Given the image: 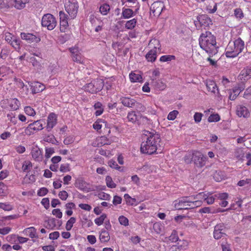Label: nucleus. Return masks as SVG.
<instances>
[{
    "instance_id": "obj_1",
    "label": "nucleus",
    "mask_w": 251,
    "mask_h": 251,
    "mask_svg": "<svg viewBox=\"0 0 251 251\" xmlns=\"http://www.w3.org/2000/svg\"><path fill=\"white\" fill-rule=\"evenodd\" d=\"M160 135L155 131L145 130L142 136L140 150L143 153L152 154L160 147Z\"/></svg>"
},
{
    "instance_id": "obj_2",
    "label": "nucleus",
    "mask_w": 251,
    "mask_h": 251,
    "mask_svg": "<svg viewBox=\"0 0 251 251\" xmlns=\"http://www.w3.org/2000/svg\"><path fill=\"white\" fill-rule=\"evenodd\" d=\"M199 44L201 48L208 53L210 56L218 52V47L215 37L209 31H206L200 36Z\"/></svg>"
},
{
    "instance_id": "obj_3",
    "label": "nucleus",
    "mask_w": 251,
    "mask_h": 251,
    "mask_svg": "<svg viewBox=\"0 0 251 251\" xmlns=\"http://www.w3.org/2000/svg\"><path fill=\"white\" fill-rule=\"evenodd\" d=\"M244 49V42L239 38L233 42H229L226 49V55L227 57L237 56Z\"/></svg>"
},
{
    "instance_id": "obj_4",
    "label": "nucleus",
    "mask_w": 251,
    "mask_h": 251,
    "mask_svg": "<svg viewBox=\"0 0 251 251\" xmlns=\"http://www.w3.org/2000/svg\"><path fill=\"white\" fill-rule=\"evenodd\" d=\"M103 86V80L100 78H97L90 83L86 84L83 86V88L85 91L94 94L101 90Z\"/></svg>"
},
{
    "instance_id": "obj_5",
    "label": "nucleus",
    "mask_w": 251,
    "mask_h": 251,
    "mask_svg": "<svg viewBox=\"0 0 251 251\" xmlns=\"http://www.w3.org/2000/svg\"><path fill=\"white\" fill-rule=\"evenodd\" d=\"M149 46L153 49L146 54V58L148 61L153 62L156 58V49L160 48L159 41L156 39H152L150 41Z\"/></svg>"
},
{
    "instance_id": "obj_6",
    "label": "nucleus",
    "mask_w": 251,
    "mask_h": 251,
    "mask_svg": "<svg viewBox=\"0 0 251 251\" xmlns=\"http://www.w3.org/2000/svg\"><path fill=\"white\" fill-rule=\"evenodd\" d=\"M65 8L71 19H74L76 17L78 8L76 0H66Z\"/></svg>"
},
{
    "instance_id": "obj_7",
    "label": "nucleus",
    "mask_w": 251,
    "mask_h": 251,
    "mask_svg": "<svg viewBox=\"0 0 251 251\" xmlns=\"http://www.w3.org/2000/svg\"><path fill=\"white\" fill-rule=\"evenodd\" d=\"M42 25L46 27L49 30L53 29L57 25V22L55 18L51 14H46L44 15L42 19Z\"/></svg>"
},
{
    "instance_id": "obj_8",
    "label": "nucleus",
    "mask_w": 251,
    "mask_h": 251,
    "mask_svg": "<svg viewBox=\"0 0 251 251\" xmlns=\"http://www.w3.org/2000/svg\"><path fill=\"white\" fill-rule=\"evenodd\" d=\"M165 7L164 3L160 1H157L153 2L150 7V14L155 17H158Z\"/></svg>"
},
{
    "instance_id": "obj_9",
    "label": "nucleus",
    "mask_w": 251,
    "mask_h": 251,
    "mask_svg": "<svg viewBox=\"0 0 251 251\" xmlns=\"http://www.w3.org/2000/svg\"><path fill=\"white\" fill-rule=\"evenodd\" d=\"M207 158L201 152L196 151L194 155V164L198 168H202L205 166Z\"/></svg>"
},
{
    "instance_id": "obj_10",
    "label": "nucleus",
    "mask_w": 251,
    "mask_h": 251,
    "mask_svg": "<svg viewBox=\"0 0 251 251\" xmlns=\"http://www.w3.org/2000/svg\"><path fill=\"white\" fill-rule=\"evenodd\" d=\"M195 198L199 200L203 199L204 201H205L208 204H211L214 202L215 197L211 194L202 192L196 195Z\"/></svg>"
},
{
    "instance_id": "obj_11",
    "label": "nucleus",
    "mask_w": 251,
    "mask_h": 251,
    "mask_svg": "<svg viewBox=\"0 0 251 251\" xmlns=\"http://www.w3.org/2000/svg\"><path fill=\"white\" fill-rule=\"evenodd\" d=\"M21 37L23 40H26L28 43H37L41 40L39 37L29 33L22 32L21 33Z\"/></svg>"
},
{
    "instance_id": "obj_12",
    "label": "nucleus",
    "mask_w": 251,
    "mask_h": 251,
    "mask_svg": "<svg viewBox=\"0 0 251 251\" xmlns=\"http://www.w3.org/2000/svg\"><path fill=\"white\" fill-rule=\"evenodd\" d=\"M188 197H183L179 200L178 201H175V207L176 209H189Z\"/></svg>"
},
{
    "instance_id": "obj_13",
    "label": "nucleus",
    "mask_w": 251,
    "mask_h": 251,
    "mask_svg": "<svg viewBox=\"0 0 251 251\" xmlns=\"http://www.w3.org/2000/svg\"><path fill=\"white\" fill-rule=\"evenodd\" d=\"M225 227L223 224H218L215 226L213 236L215 239H219L225 234Z\"/></svg>"
},
{
    "instance_id": "obj_14",
    "label": "nucleus",
    "mask_w": 251,
    "mask_h": 251,
    "mask_svg": "<svg viewBox=\"0 0 251 251\" xmlns=\"http://www.w3.org/2000/svg\"><path fill=\"white\" fill-rule=\"evenodd\" d=\"M151 86L155 90L158 91L164 90L166 88V84L161 79H152Z\"/></svg>"
},
{
    "instance_id": "obj_15",
    "label": "nucleus",
    "mask_w": 251,
    "mask_h": 251,
    "mask_svg": "<svg viewBox=\"0 0 251 251\" xmlns=\"http://www.w3.org/2000/svg\"><path fill=\"white\" fill-rule=\"evenodd\" d=\"M197 20L201 26L208 27L212 25L211 19L207 15H201L197 17Z\"/></svg>"
},
{
    "instance_id": "obj_16",
    "label": "nucleus",
    "mask_w": 251,
    "mask_h": 251,
    "mask_svg": "<svg viewBox=\"0 0 251 251\" xmlns=\"http://www.w3.org/2000/svg\"><path fill=\"white\" fill-rule=\"evenodd\" d=\"M57 124V116L53 113H51L49 114L47 119V129L50 131Z\"/></svg>"
},
{
    "instance_id": "obj_17",
    "label": "nucleus",
    "mask_w": 251,
    "mask_h": 251,
    "mask_svg": "<svg viewBox=\"0 0 251 251\" xmlns=\"http://www.w3.org/2000/svg\"><path fill=\"white\" fill-rule=\"evenodd\" d=\"M31 154L32 158L36 161L40 162L42 160V151L37 146L32 147Z\"/></svg>"
},
{
    "instance_id": "obj_18",
    "label": "nucleus",
    "mask_w": 251,
    "mask_h": 251,
    "mask_svg": "<svg viewBox=\"0 0 251 251\" xmlns=\"http://www.w3.org/2000/svg\"><path fill=\"white\" fill-rule=\"evenodd\" d=\"M236 114L240 117H248L250 115V112L247 108L242 105H239L237 106Z\"/></svg>"
},
{
    "instance_id": "obj_19",
    "label": "nucleus",
    "mask_w": 251,
    "mask_h": 251,
    "mask_svg": "<svg viewBox=\"0 0 251 251\" xmlns=\"http://www.w3.org/2000/svg\"><path fill=\"white\" fill-rule=\"evenodd\" d=\"M30 86L31 90L33 94L40 93L43 91L45 88V86L39 82H34L32 83Z\"/></svg>"
},
{
    "instance_id": "obj_20",
    "label": "nucleus",
    "mask_w": 251,
    "mask_h": 251,
    "mask_svg": "<svg viewBox=\"0 0 251 251\" xmlns=\"http://www.w3.org/2000/svg\"><path fill=\"white\" fill-rule=\"evenodd\" d=\"M239 77L241 80L247 81L251 78V67L247 68L243 70L239 75Z\"/></svg>"
},
{
    "instance_id": "obj_21",
    "label": "nucleus",
    "mask_w": 251,
    "mask_h": 251,
    "mask_svg": "<svg viewBox=\"0 0 251 251\" xmlns=\"http://www.w3.org/2000/svg\"><path fill=\"white\" fill-rule=\"evenodd\" d=\"M25 235L29 236L30 238H38L36 229L34 227L31 226L23 230Z\"/></svg>"
},
{
    "instance_id": "obj_22",
    "label": "nucleus",
    "mask_w": 251,
    "mask_h": 251,
    "mask_svg": "<svg viewBox=\"0 0 251 251\" xmlns=\"http://www.w3.org/2000/svg\"><path fill=\"white\" fill-rule=\"evenodd\" d=\"M87 183L82 178H77L75 183V187L82 191L87 190Z\"/></svg>"
},
{
    "instance_id": "obj_23",
    "label": "nucleus",
    "mask_w": 251,
    "mask_h": 251,
    "mask_svg": "<svg viewBox=\"0 0 251 251\" xmlns=\"http://www.w3.org/2000/svg\"><path fill=\"white\" fill-rule=\"evenodd\" d=\"M121 102L124 105L129 107H132L134 106L136 103V101L134 99L129 98H122L121 99Z\"/></svg>"
},
{
    "instance_id": "obj_24",
    "label": "nucleus",
    "mask_w": 251,
    "mask_h": 251,
    "mask_svg": "<svg viewBox=\"0 0 251 251\" xmlns=\"http://www.w3.org/2000/svg\"><path fill=\"white\" fill-rule=\"evenodd\" d=\"M196 151L188 152L184 156V161L186 164H191L194 161V155Z\"/></svg>"
},
{
    "instance_id": "obj_25",
    "label": "nucleus",
    "mask_w": 251,
    "mask_h": 251,
    "mask_svg": "<svg viewBox=\"0 0 251 251\" xmlns=\"http://www.w3.org/2000/svg\"><path fill=\"white\" fill-rule=\"evenodd\" d=\"M8 104L11 110H16L19 109L20 102L17 99H11L8 100Z\"/></svg>"
},
{
    "instance_id": "obj_26",
    "label": "nucleus",
    "mask_w": 251,
    "mask_h": 251,
    "mask_svg": "<svg viewBox=\"0 0 251 251\" xmlns=\"http://www.w3.org/2000/svg\"><path fill=\"white\" fill-rule=\"evenodd\" d=\"M122 15L124 19H129L133 17L135 14L131 9L124 7L122 9Z\"/></svg>"
},
{
    "instance_id": "obj_27",
    "label": "nucleus",
    "mask_w": 251,
    "mask_h": 251,
    "mask_svg": "<svg viewBox=\"0 0 251 251\" xmlns=\"http://www.w3.org/2000/svg\"><path fill=\"white\" fill-rule=\"evenodd\" d=\"M206 87L209 91L215 94L218 91L216 84L213 81L209 80L206 82Z\"/></svg>"
},
{
    "instance_id": "obj_28",
    "label": "nucleus",
    "mask_w": 251,
    "mask_h": 251,
    "mask_svg": "<svg viewBox=\"0 0 251 251\" xmlns=\"http://www.w3.org/2000/svg\"><path fill=\"white\" fill-rule=\"evenodd\" d=\"M129 78L132 82H141L143 81L141 75L134 72H131L129 74Z\"/></svg>"
},
{
    "instance_id": "obj_29",
    "label": "nucleus",
    "mask_w": 251,
    "mask_h": 251,
    "mask_svg": "<svg viewBox=\"0 0 251 251\" xmlns=\"http://www.w3.org/2000/svg\"><path fill=\"white\" fill-rule=\"evenodd\" d=\"M14 7L17 9H22L25 7V4L28 2L29 0H14Z\"/></svg>"
},
{
    "instance_id": "obj_30",
    "label": "nucleus",
    "mask_w": 251,
    "mask_h": 251,
    "mask_svg": "<svg viewBox=\"0 0 251 251\" xmlns=\"http://www.w3.org/2000/svg\"><path fill=\"white\" fill-rule=\"evenodd\" d=\"M100 239L101 242H107L110 240L108 232L105 229L101 230L100 234Z\"/></svg>"
},
{
    "instance_id": "obj_31",
    "label": "nucleus",
    "mask_w": 251,
    "mask_h": 251,
    "mask_svg": "<svg viewBox=\"0 0 251 251\" xmlns=\"http://www.w3.org/2000/svg\"><path fill=\"white\" fill-rule=\"evenodd\" d=\"M32 128V129L34 130L35 131L41 130L43 129V124L42 121L40 120L35 121L30 124H29Z\"/></svg>"
},
{
    "instance_id": "obj_32",
    "label": "nucleus",
    "mask_w": 251,
    "mask_h": 251,
    "mask_svg": "<svg viewBox=\"0 0 251 251\" xmlns=\"http://www.w3.org/2000/svg\"><path fill=\"white\" fill-rule=\"evenodd\" d=\"M137 22V19L135 18L127 21L125 24V27L128 29H132L135 27Z\"/></svg>"
},
{
    "instance_id": "obj_33",
    "label": "nucleus",
    "mask_w": 251,
    "mask_h": 251,
    "mask_svg": "<svg viewBox=\"0 0 251 251\" xmlns=\"http://www.w3.org/2000/svg\"><path fill=\"white\" fill-rule=\"evenodd\" d=\"M32 165L30 161L26 160L22 164V169L23 172H28L32 168Z\"/></svg>"
},
{
    "instance_id": "obj_34",
    "label": "nucleus",
    "mask_w": 251,
    "mask_h": 251,
    "mask_svg": "<svg viewBox=\"0 0 251 251\" xmlns=\"http://www.w3.org/2000/svg\"><path fill=\"white\" fill-rule=\"evenodd\" d=\"M163 226L160 223L157 222L153 224V229L157 234L161 233L163 230Z\"/></svg>"
},
{
    "instance_id": "obj_35",
    "label": "nucleus",
    "mask_w": 251,
    "mask_h": 251,
    "mask_svg": "<svg viewBox=\"0 0 251 251\" xmlns=\"http://www.w3.org/2000/svg\"><path fill=\"white\" fill-rule=\"evenodd\" d=\"M229 99L231 100H235L240 94L239 90H236L235 88L229 90Z\"/></svg>"
},
{
    "instance_id": "obj_36",
    "label": "nucleus",
    "mask_w": 251,
    "mask_h": 251,
    "mask_svg": "<svg viewBox=\"0 0 251 251\" xmlns=\"http://www.w3.org/2000/svg\"><path fill=\"white\" fill-rule=\"evenodd\" d=\"M109 10L110 6L106 3L102 4L100 7V11L103 15H107Z\"/></svg>"
},
{
    "instance_id": "obj_37",
    "label": "nucleus",
    "mask_w": 251,
    "mask_h": 251,
    "mask_svg": "<svg viewBox=\"0 0 251 251\" xmlns=\"http://www.w3.org/2000/svg\"><path fill=\"white\" fill-rule=\"evenodd\" d=\"M206 10L209 13H214L217 10V4L214 1L206 6Z\"/></svg>"
},
{
    "instance_id": "obj_38",
    "label": "nucleus",
    "mask_w": 251,
    "mask_h": 251,
    "mask_svg": "<svg viewBox=\"0 0 251 251\" xmlns=\"http://www.w3.org/2000/svg\"><path fill=\"white\" fill-rule=\"evenodd\" d=\"M106 185L110 188H114L116 187V184L113 181L111 176H107L105 178Z\"/></svg>"
},
{
    "instance_id": "obj_39",
    "label": "nucleus",
    "mask_w": 251,
    "mask_h": 251,
    "mask_svg": "<svg viewBox=\"0 0 251 251\" xmlns=\"http://www.w3.org/2000/svg\"><path fill=\"white\" fill-rule=\"evenodd\" d=\"M127 118L128 121L131 122L132 123L135 122L137 120V116L134 111H131L129 112Z\"/></svg>"
},
{
    "instance_id": "obj_40",
    "label": "nucleus",
    "mask_w": 251,
    "mask_h": 251,
    "mask_svg": "<svg viewBox=\"0 0 251 251\" xmlns=\"http://www.w3.org/2000/svg\"><path fill=\"white\" fill-rule=\"evenodd\" d=\"M46 222L47 223V225L46 226L47 228L52 229L56 226V220L53 218L49 219Z\"/></svg>"
},
{
    "instance_id": "obj_41",
    "label": "nucleus",
    "mask_w": 251,
    "mask_h": 251,
    "mask_svg": "<svg viewBox=\"0 0 251 251\" xmlns=\"http://www.w3.org/2000/svg\"><path fill=\"white\" fill-rule=\"evenodd\" d=\"M106 217L107 216L105 214H102L99 217L97 218L96 219H95L94 221L95 224L98 226L101 225L103 224Z\"/></svg>"
},
{
    "instance_id": "obj_42",
    "label": "nucleus",
    "mask_w": 251,
    "mask_h": 251,
    "mask_svg": "<svg viewBox=\"0 0 251 251\" xmlns=\"http://www.w3.org/2000/svg\"><path fill=\"white\" fill-rule=\"evenodd\" d=\"M76 219L74 217H71L67 222L66 224V229L67 231L70 230L73 226V224L75 222Z\"/></svg>"
},
{
    "instance_id": "obj_43",
    "label": "nucleus",
    "mask_w": 251,
    "mask_h": 251,
    "mask_svg": "<svg viewBox=\"0 0 251 251\" xmlns=\"http://www.w3.org/2000/svg\"><path fill=\"white\" fill-rule=\"evenodd\" d=\"M24 179L25 181L28 183L33 182L36 180L35 176L32 174H30L29 172L25 176Z\"/></svg>"
},
{
    "instance_id": "obj_44",
    "label": "nucleus",
    "mask_w": 251,
    "mask_h": 251,
    "mask_svg": "<svg viewBox=\"0 0 251 251\" xmlns=\"http://www.w3.org/2000/svg\"><path fill=\"white\" fill-rule=\"evenodd\" d=\"M195 196L188 197L189 203L188 205V208H189V209H194L197 207L196 204H195V200L196 199L195 198Z\"/></svg>"
},
{
    "instance_id": "obj_45",
    "label": "nucleus",
    "mask_w": 251,
    "mask_h": 251,
    "mask_svg": "<svg viewBox=\"0 0 251 251\" xmlns=\"http://www.w3.org/2000/svg\"><path fill=\"white\" fill-rule=\"evenodd\" d=\"M242 204V200L241 199L236 201L234 203H232L230 208V209L236 210L239 209L241 207Z\"/></svg>"
},
{
    "instance_id": "obj_46",
    "label": "nucleus",
    "mask_w": 251,
    "mask_h": 251,
    "mask_svg": "<svg viewBox=\"0 0 251 251\" xmlns=\"http://www.w3.org/2000/svg\"><path fill=\"white\" fill-rule=\"evenodd\" d=\"M220 120V117L218 114H212L208 118V121L210 123L217 122Z\"/></svg>"
},
{
    "instance_id": "obj_47",
    "label": "nucleus",
    "mask_w": 251,
    "mask_h": 251,
    "mask_svg": "<svg viewBox=\"0 0 251 251\" xmlns=\"http://www.w3.org/2000/svg\"><path fill=\"white\" fill-rule=\"evenodd\" d=\"M124 198L126 201V203L130 205H133L136 201L135 199L131 198L130 196L127 194H125Z\"/></svg>"
},
{
    "instance_id": "obj_48",
    "label": "nucleus",
    "mask_w": 251,
    "mask_h": 251,
    "mask_svg": "<svg viewBox=\"0 0 251 251\" xmlns=\"http://www.w3.org/2000/svg\"><path fill=\"white\" fill-rule=\"evenodd\" d=\"M72 57L73 58V61L75 62L81 64L83 63V58L81 56L80 54L79 53H76L75 54L72 55Z\"/></svg>"
},
{
    "instance_id": "obj_49",
    "label": "nucleus",
    "mask_w": 251,
    "mask_h": 251,
    "mask_svg": "<svg viewBox=\"0 0 251 251\" xmlns=\"http://www.w3.org/2000/svg\"><path fill=\"white\" fill-rule=\"evenodd\" d=\"M174 59H175L174 55H168L162 56L159 60L161 62H168Z\"/></svg>"
},
{
    "instance_id": "obj_50",
    "label": "nucleus",
    "mask_w": 251,
    "mask_h": 251,
    "mask_svg": "<svg viewBox=\"0 0 251 251\" xmlns=\"http://www.w3.org/2000/svg\"><path fill=\"white\" fill-rule=\"evenodd\" d=\"M25 112L27 115L30 116H34L36 114V112L34 109L30 106L25 107Z\"/></svg>"
},
{
    "instance_id": "obj_51",
    "label": "nucleus",
    "mask_w": 251,
    "mask_h": 251,
    "mask_svg": "<svg viewBox=\"0 0 251 251\" xmlns=\"http://www.w3.org/2000/svg\"><path fill=\"white\" fill-rule=\"evenodd\" d=\"M44 141L47 142L51 143L52 144H56L58 143L55 137L52 135H49L45 137Z\"/></svg>"
},
{
    "instance_id": "obj_52",
    "label": "nucleus",
    "mask_w": 251,
    "mask_h": 251,
    "mask_svg": "<svg viewBox=\"0 0 251 251\" xmlns=\"http://www.w3.org/2000/svg\"><path fill=\"white\" fill-rule=\"evenodd\" d=\"M213 178L216 181H220L223 178L222 173L221 171H216L213 174Z\"/></svg>"
},
{
    "instance_id": "obj_53",
    "label": "nucleus",
    "mask_w": 251,
    "mask_h": 251,
    "mask_svg": "<svg viewBox=\"0 0 251 251\" xmlns=\"http://www.w3.org/2000/svg\"><path fill=\"white\" fill-rule=\"evenodd\" d=\"M178 114V111L177 110H173L171 112H170L167 116V119L168 120H174L177 115Z\"/></svg>"
},
{
    "instance_id": "obj_54",
    "label": "nucleus",
    "mask_w": 251,
    "mask_h": 251,
    "mask_svg": "<svg viewBox=\"0 0 251 251\" xmlns=\"http://www.w3.org/2000/svg\"><path fill=\"white\" fill-rule=\"evenodd\" d=\"M234 15L236 18L242 19L244 17L243 12L240 8L235 9Z\"/></svg>"
},
{
    "instance_id": "obj_55",
    "label": "nucleus",
    "mask_w": 251,
    "mask_h": 251,
    "mask_svg": "<svg viewBox=\"0 0 251 251\" xmlns=\"http://www.w3.org/2000/svg\"><path fill=\"white\" fill-rule=\"evenodd\" d=\"M169 239L172 242H176L178 240V237L176 230H174L172 231L171 235L169 237Z\"/></svg>"
},
{
    "instance_id": "obj_56",
    "label": "nucleus",
    "mask_w": 251,
    "mask_h": 251,
    "mask_svg": "<svg viewBox=\"0 0 251 251\" xmlns=\"http://www.w3.org/2000/svg\"><path fill=\"white\" fill-rule=\"evenodd\" d=\"M45 157L46 158H49L51 155L54 152V150L52 148H46L45 150Z\"/></svg>"
},
{
    "instance_id": "obj_57",
    "label": "nucleus",
    "mask_w": 251,
    "mask_h": 251,
    "mask_svg": "<svg viewBox=\"0 0 251 251\" xmlns=\"http://www.w3.org/2000/svg\"><path fill=\"white\" fill-rule=\"evenodd\" d=\"M60 31L61 32H65L66 28L68 26V21L67 20H62V21H60Z\"/></svg>"
},
{
    "instance_id": "obj_58",
    "label": "nucleus",
    "mask_w": 251,
    "mask_h": 251,
    "mask_svg": "<svg viewBox=\"0 0 251 251\" xmlns=\"http://www.w3.org/2000/svg\"><path fill=\"white\" fill-rule=\"evenodd\" d=\"M98 196L99 199L103 200H109L110 196L109 194L104 192H100L98 194Z\"/></svg>"
},
{
    "instance_id": "obj_59",
    "label": "nucleus",
    "mask_w": 251,
    "mask_h": 251,
    "mask_svg": "<svg viewBox=\"0 0 251 251\" xmlns=\"http://www.w3.org/2000/svg\"><path fill=\"white\" fill-rule=\"evenodd\" d=\"M108 164L109 166L112 168L116 169L118 170H119L121 168V167L118 166L117 162L115 160H110L108 161Z\"/></svg>"
},
{
    "instance_id": "obj_60",
    "label": "nucleus",
    "mask_w": 251,
    "mask_h": 251,
    "mask_svg": "<svg viewBox=\"0 0 251 251\" xmlns=\"http://www.w3.org/2000/svg\"><path fill=\"white\" fill-rule=\"evenodd\" d=\"M251 184V179L250 178H246V179H243L240 180L238 182V185L239 186H244L246 184Z\"/></svg>"
},
{
    "instance_id": "obj_61",
    "label": "nucleus",
    "mask_w": 251,
    "mask_h": 251,
    "mask_svg": "<svg viewBox=\"0 0 251 251\" xmlns=\"http://www.w3.org/2000/svg\"><path fill=\"white\" fill-rule=\"evenodd\" d=\"M119 221L121 225L125 226L128 225V220L124 216H120L119 218Z\"/></svg>"
},
{
    "instance_id": "obj_62",
    "label": "nucleus",
    "mask_w": 251,
    "mask_h": 251,
    "mask_svg": "<svg viewBox=\"0 0 251 251\" xmlns=\"http://www.w3.org/2000/svg\"><path fill=\"white\" fill-rule=\"evenodd\" d=\"M243 97L246 99H251V86L246 89Z\"/></svg>"
},
{
    "instance_id": "obj_63",
    "label": "nucleus",
    "mask_w": 251,
    "mask_h": 251,
    "mask_svg": "<svg viewBox=\"0 0 251 251\" xmlns=\"http://www.w3.org/2000/svg\"><path fill=\"white\" fill-rule=\"evenodd\" d=\"M4 38L5 41H6L9 43L12 42L14 39H15L14 36L9 32L5 33L4 35Z\"/></svg>"
},
{
    "instance_id": "obj_64",
    "label": "nucleus",
    "mask_w": 251,
    "mask_h": 251,
    "mask_svg": "<svg viewBox=\"0 0 251 251\" xmlns=\"http://www.w3.org/2000/svg\"><path fill=\"white\" fill-rule=\"evenodd\" d=\"M58 196L62 200L65 201L67 199L68 194L66 191H62L59 193Z\"/></svg>"
}]
</instances>
